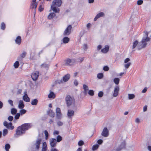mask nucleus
Returning <instances> with one entry per match:
<instances>
[{
  "instance_id": "nucleus-1",
  "label": "nucleus",
  "mask_w": 151,
  "mask_h": 151,
  "mask_svg": "<svg viewBox=\"0 0 151 151\" xmlns=\"http://www.w3.org/2000/svg\"><path fill=\"white\" fill-rule=\"evenodd\" d=\"M30 128V124L28 123H25L19 127L16 130V134L14 136L17 137L25 133V131Z\"/></svg>"
},
{
  "instance_id": "nucleus-2",
  "label": "nucleus",
  "mask_w": 151,
  "mask_h": 151,
  "mask_svg": "<svg viewBox=\"0 0 151 151\" xmlns=\"http://www.w3.org/2000/svg\"><path fill=\"white\" fill-rule=\"evenodd\" d=\"M150 39L149 37H143L141 42H140V45H138V46H137L138 50H140L142 48H144L147 45V42L149 41Z\"/></svg>"
},
{
  "instance_id": "nucleus-3",
  "label": "nucleus",
  "mask_w": 151,
  "mask_h": 151,
  "mask_svg": "<svg viewBox=\"0 0 151 151\" xmlns=\"http://www.w3.org/2000/svg\"><path fill=\"white\" fill-rule=\"evenodd\" d=\"M65 100L68 107H69L70 106L75 104V101L74 99L70 95H68L66 97Z\"/></svg>"
},
{
  "instance_id": "nucleus-4",
  "label": "nucleus",
  "mask_w": 151,
  "mask_h": 151,
  "mask_svg": "<svg viewBox=\"0 0 151 151\" xmlns=\"http://www.w3.org/2000/svg\"><path fill=\"white\" fill-rule=\"evenodd\" d=\"M72 28V26L70 25H69L65 30L63 33V35L65 36L68 35H69L71 32Z\"/></svg>"
},
{
  "instance_id": "nucleus-5",
  "label": "nucleus",
  "mask_w": 151,
  "mask_h": 151,
  "mask_svg": "<svg viewBox=\"0 0 151 151\" xmlns=\"http://www.w3.org/2000/svg\"><path fill=\"white\" fill-rule=\"evenodd\" d=\"M73 59H70V58H67L64 60V64L63 65L66 66H70L72 65V63H73Z\"/></svg>"
},
{
  "instance_id": "nucleus-6",
  "label": "nucleus",
  "mask_w": 151,
  "mask_h": 151,
  "mask_svg": "<svg viewBox=\"0 0 151 151\" xmlns=\"http://www.w3.org/2000/svg\"><path fill=\"white\" fill-rule=\"evenodd\" d=\"M49 142L51 148H53L56 146L57 142L55 139L51 138L49 140Z\"/></svg>"
},
{
  "instance_id": "nucleus-7",
  "label": "nucleus",
  "mask_w": 151,
  "mask_h": 151,
  "mask_svg": "<svg viewBox=\"0 0 151 151\" xmlns=\"http://www.w3.org/2000/svg\"><path fill=\"white\" fill-rule=\"evenodd\" d=\"M62 3L61 0H55L53 1L52 5L55 6L60 7Z\"/></svg>"
},
{
  "instance_id": "nucleus-8",
  "label": "nucleus",
  "mask_w": 151,
  "mask_h": 151,
  "mask_svg": "<svg viewBox=\"0 0 151 151\" xmlns=\"http://www.w3.org/2000/svg\"><path fill=\"white\" fill-rule=\"evenodd\" d=\"M42 139L41 138H38L36 141L34 145V146H35V148L38 150L40 148V144L41 143Z\"/></svg>"
},
{
  "instance_id": "nucleus-9",
  "label": "nucleus",
  "mask_w": 151,
  "mask_h": 151,
  "mask_svg": "<svg viewBox=\"0 0 151 151\" xmlns=\"http://www.w3.org/2000/svg\"><path fill=\"white\" fill-rule=\"evenodd\" d=\"M70 77V75L69 74H67L66 75L64 76L63 78V80H61L59 82V83H62L63 82H67L69 79Z\"/></svg>"
},
{
  "instance_id": "nucleus-10",
  "label": "nucleus",
  "mask_w": 151,
  "mask_h": 151,
  "mask_svg": "<svg viewBox=\"0 0 151 151\" xmlns=\"http://www.w3.org/2000/svg\"><path fill=\"white\" fill-rule=\"evenodd\" d=\"M101 135L102 136L106 137L109 136V131L106 127H104L101 133Z\"/></svg>"
},
{
  "instance_id": "nucleus-11",
  "label": "nucleus",
  "mask_w": 151,
  "mask_h": 151,
  "mask_svg": "<svg viewBox=\"0 0 151 151\" xmlns=\"http://www.w3.org/2000/svg\"><path fill=\"white\" fill-rule=\"evenodd\" d=\"M39 73L38 72L36 71L31 75V77L33 81H36L37 79L39 76Z\"/></svg>"
},
{
  "instance_id": "nucleus-12",
  "label": "nucleus",
  "mask_w": 151,
  "mask_h": 151,
  "mask_svg": "<svg viewBox=\"0 0 151 151\" xmlns=\"http://www.w3.org/2000/svg\"><path fill=\"white\" fill-rule=\"evenodd\" d=\"M74 114V111L71 109H68V111L67 116L68 118H71Z\"/></svg>"
},
{
  "instance_id": "nucleus-13",
  "label": "nucleus",
  "mask_w": 151,
  "mask_h": 151,
  "mask_svg": "<svg viewBox=\"0 0 151 151\" xmlns=\"http://www.w3.org/2000/svg\"><path fill=\"white\" fill-rule=\"evenodd\" d=\"M119 88L118 86H116L114 88V93L113 96L114 97H116L118 95L119 91Z\"/></svg>"
},
{
  "instance_id": "nucleus-14",
  "label": "nucleus",
  "mask_w": 151,
  "mask_h": 151,
  "mask_svg": "<svg viewBox=\"0 0 151 151\" xmlns=\"http://www.w3.org/2000/svg\"><path fill=\"white\" fill-rule=\"evenodd\" d=\"M24 95L23 96V100L26 102H29L30 101V99L28 97L26 92H24Z\"/></svg>"
},
{
  "instance_id": "nucleus-15",
  "label": "nucleus",
  "mask_w": 151,
  "mask_h": 151,
  "mask_svg": "<svg viewBox=\"0 0 151 151\" xmlns=\"http://www.w3.org/2000/svg\"><path fill=\"white\" fill-rule=\"evenodd\" d=\"M51 9L55 13H59V9L56 8L55 6L51 5Z\"/></svg>"
},
{
  "instance_id": "nucleus-16",
  "label": "nucleus",
  "mask_w": 151,
  "mask_h": 151,
  "mask_svg": "<svg viewBox=\"0 0 151 151\" xmlns=\"http://www.w3.org/2000/svg\"><path fill=\"white\" fill-rule=\"evenodd\" d=\"M83 88L84 89V91L83 92V93L85 95H86L87 94L88 91V87L86 85L83 84Z\"/></svg>"
},
{
  "instance_id": "nucleus-17",
  "label": "nucleus",
  "mask_w": 151,
  "mask_h": 151,
  "mask_svg": "<svg viewBox=\"0 0 151 151\" xmlns=\"http://www.w3.org/2000/svg\"><path fill=\"white\" fill-rule=\"evenodd\" d=\"M24 106L23 101L20 100L19 102L18 107L19 109H23Z\"/></svg>"
},
{
  "instance_id": "nucleus-18",
  "label": "nucleus",
  "mask_w": 151,
  "mask_h": 151,
  "mask_svg": "<svg viewBox=\"0 0 151 151\" xmlns=\"http://www.w3.org/2000/svg\"><path fill=\"white\" fill-rule=\"evenodd\" d=\"M104 15V13L102 12L99 13L97 14L96 16L94 19V21H96L97 19L101 17H103Z\"/></svg>"
},
{
  "instance_id": "nucleus-19",
  "label": "nucleus",
  "mask_w": 151,
  "mask_h": 151,
  "mask_svg": "<svg viewBox=\"0 0 151 151\" xmlns=\"http://www.w3.org/2000/svg\"><path fill=\"white\" fill-rule=\"evenodd\" d=\"M56 16V14L55 13L52 12L50 13L49 15L47 17V18L49 19H51L55 17Z\"/></svg>"
},
{
  "instance_id": "nucleus-20",
  "label": "nucleus",
  "mask_w": 151,
  "mask_h": 151,
  "mask_svg": "<svg viewBox=\"0 0 151 151\" xmlns=\"http://www.w3.org/2000/svg\"><path fill=\"white\" fill-rule=\"evenodd\" d=\"M16 43L18 45H20L21 42V38L20 36H17L15 40Z\"/></svg>"
},
{
  "instance_id": "nucleus-21",
  "label": "nucleus",
  "mask_w": 151,
  "mask_h": 151,
  "mask_svg": "<svg viewBox=\"0 0 151 151\" xmlns=\"http://www.w3.org/2000/svg\"><path fill=\"white\" fill-rule=\"evenodd\" d=\"M109 49V47L108 46H105V48L101 50V52L104 53H106L108 51Z\"/></svg>"
},
{
  "instance_id": "nucleus-22",
  "label": "nucleus",
  "mask_w": 151,
  "mask_h": 151,
  "mask_svg": "<svg viewBox=\"0 0 151 151\" xmlns=\"http://www.w3.org/2000/svg\"><path fill=\"white\" fill-rule=\"evenodd\" d=\"M138 45H140V43H139L138 41L137 40H135L133 42L132 49L135 48Z\"/></svg>"
},
{
  "instance_id": "nucleus-23",
  "label": "nucleus",
  "mask_w": 151,
  "mask_h": 151,
  "mask_svg": "<svg viewBox=\"0 0 151 151\" xmlns=\"http://www.w3.org/2000/svg\"><path fill=\"white\" fill-rule=\"evenodd\" d=\"M48 114L51 117H54L55 116V114L53 111L50 109L49 111L47 112Z\"/></svg>"
},
{
  "instance_id": "nucleus-24",
  "label": "nucleus",
  "mask_w": 151,
  "mask_h": 151,
  "mask_svg": "<svg viewBox=\"0 0 151 151\" xmlns=\"http://www.w3.org/2000/svg\"><path fill=\"white\" fill-rule=\"evenodd\" d=\"M125 147V143L124 142H123L122 143L121 145H120V147H118L116 149L117 151H120L121 150L124 148Z\"/></svg>"
},
{
  "instance_id": "nucleus-25",
  "label": "nucleus",
  "mask_w": 151,
  "mask_h": 151,
  "mask_svg": "<svg viewBox=\"0 0 151 151\" xmlns=\"http://www.w3.org/2000/svg\"><path fill=\"white\" fill-rule=\"evenodd\" d=\"M38 101L37 99H33L32 100L31 104L32 105L36 106L37 105Z\"/></svg>"
},
{
  "instance_id": "nucleus-26",
  "label": "nucleus",
  "mask_w": 151,
  "mask_h": 151,
  "mask_svg": "<svg viewBox=\"0 0 151 151\" xmlns=\"http://www.w3.org/2000/svg\"><path fill=\"white\" fill-rule=\"evenodd\" d=\"M55 97V95L54 93L52 91H50V93L48 95V97L49 98L54 99Z\"/></svg>"
},
{
  "instance_id": "nucleus-27",
  "label": "nucleus",
  "mask_w": 151,
  "mask_h": 151,
  "mask_svg": "<svg viewBox=\"0 0 151 151\" xmlns=\"http://www.w3.org/2000/svg\"><path fill=\"white\" fill-rule=\"evenodd\" d=\"M70 40L69 38L67 37H65L63 38V41L64 43H68Z\"/></svg>"
},
{
  "instance_id": "nucleus-28",
  "label": "nucleus",
  "mask_w": 151,
  "mask_h": 151,
  "mask_svg": "<svg viewBox=\"0 0 151 151\" xmlns=\"http://www.w3.org/2000/svg\"><path fill=\"white\" fill-rule=\"evenodd\" d=\"M12 122H9L8 123L6 128L8 129H10L12 130L14 129V127L12 126Z\"/></svg>"
},
{
  "instance_id": "nucleus-29",
  "label": "nucleus",
  "mask_w": 151,
  "mask_h": 151,
  "mask_svg": "<svg viewBox=\"0 0 151 151\" xmlns=\"http://www.w3.org/2000/svg\"><path fill=\"white\" fill-rule=\"evenodd\" d=\"M49 64H47L45 63H44L41 65V66L46 69H48L49 68Z\"/></svg>"
},
{
  "instance_id": "nucleus-30",
  "label": "nucleus",
  "mask_w": 151,
  "mask_h": 151,
  "mask_svg": "<svg viewBox=\"0 0 151 151\" xmlns=\"http://www.w3.org/2000/svg\"><path fill=\"white\" fill-rule=\"evenodd\" d=\"M11 146L9 144H6L5 146V149L6 151H9V149L10 148Z\"/></svg>"
},
{
  "instance_id": "nucleus-31",
  "label": "nucleus",
  "mask_w": 151,
  "mask_h": 151,
  "mask_svg": "<svg viewBox=\"0 0 151 151\" xmlns=\"http://www.w3.org/2000/svg\"><path fill=\"white\" fill-rule=\"evenodd\" d=\"M17 110L15 108H12L11 109V112L12 114L13 115L15 114L17 112Z\"/></svg>"
},
{
  "instance_id": "nucleus-32",
  "label": "nucleus",
  "mask_w": 151,
  "mask_h": 151,
  "mask_svg": "<svg viewBox=\"0 0 151 151\" xmlns=\"http://www.w3.org/2000/svg\"><path fill=\"white\" fill-rule=\"evenodd\" d=\"M56 139V141L57 142H59L62 140V137L59 135L57 136Z\"/></svg>"
},
{
  "instance_id": "nucleus-33",
  "label": "nucleus",
  "mask_w": 151,
  "mask_h": 151,
  "mask_svg": "<svg viewBox=\"0 0 151 151\" xmlns=\"http://www.w3.org/2000/svg\"><path fill=\"white\" fill-rule=\"evenodd\" d=\"M44 134H45V139L47 140L49 137V134L48 132L46 130H45L44 131Z\"/></svg>"
},
{
  "instance_id": "nucleus-34",
  "label": "nucleus",
  "mask_w": 151,
  "mask_h": 151,
  "mask_svg": "<svg viewBox=\"0 0 151 151\" xmlns=\"http://www.w3.org/2000/svg\"><path fill=\"white\" fill-rule=\"evenodd\" d=\"M128 98L129 99H132L135 98V96L133 94H129Z\"/></svg>"
},
{
  "instance_id": "nucleus-35",
  "label": "nucleus",
  "mask_w": 151,
  "mask_h": 151,
  "mask_svg": "<svg viewBox=\"0 0 151 151\" xmlns=\"http://www.w3.org/2000/svg\"><path fill=\"white\" fill-rule=\"evenodd\" d=\"M119 80L118 78H115L114 79V82L116 84L118 85L119 83Z\"/></svg>"
},
{
  "instance_id": "nucleus-36",
  "label": "nucleus",
  "mask_w": 151,
  "mask_h": 151,
  "mask_svg": "<svg viewBox=\"0 0 151 151\" xmlns=\"http://www.w3.org/2000/svg\"><path fill=\"white\" fill-rule=\"evenodd\" d=\"M104 77L103 74L102 73H99L97 74V77L99 79L102 78Z\"/></svg>"
},
{
  "instance_id": "nucleus-37",
  "label": "nucleus",
  "mask_w": 151,
  "mask_h": 151,
  "mask_svg": "<svg viewBox=\"0 0 151 151\" xmlns=\"http://www.w3.org/2000/svg\"><path fill=\"white\" fill-rule=\"evenodd\" d=\"M37 3L34 4L33 3H32L31 6V8L32 9H33L34 8L35 9L37 8Z\"/></svg>"
},
{
  "instance_id": "nucleus-38",
  "label": "nucleus",
  "mask_w": 151,
  "mask_h": 151,
  "mask_svg": "<svg viewBox=\"0 0 151 151\" xmlns=\"http://www.w3.org/2000/svg\"><path fill=\"white\" fill-rule=\"evenodd\" d=\"M19 65V63L18 61H16L14 64V66L15 68H17Z\"/></svg>"
},
{
  "instance_id": "nucleus-39",
  "label": "nucleus",
  "mask_w": 151,
  "mask_h": 151,
  "mask_svg": "<svg viewBox=\"0 0 151 151\" xmlns=\"http://www.w3.org/2000/svg\"><path fill=\"white\" fill-rule=\"evenodd\" d=\"M43 147L42 148V150H47V144L46 142H44L43 143Z\"/></svg>"
},
{
  "instance_id": "nucleus-40",
  "label": "nucleus",
  "mask_w": 151,
  "mask_h": 151,
  "mask_svg": "<svg viewBox=\"0 0 151 151\" xmlns=\"http://www.w3.org/2000/svg\"><path fill=\"white\" fill-rule=\"evenodd\" d=\"M8 132L7 129H4L3 131V135L4 136H5L8 133Z\"/></svg>"
},
{
  "instance_id": "nucleus-41",
  "label": "nucleus",
  "mask_w": 151,
  "mask_h": 151,
  "mask_svg": "<svg viewBox=\"0 0 151 151\" xmlns=\"http://www.w3.org/2000/svg\"><path fill=\"white\" fill-rule=\"evenodd\" d=\"M99 147V145H94L92 147V150L93 151H95Z\"/></svg>"
},
{
  "instance_id": "nucleus-42",
  "label": "nucleus",
  "mask_w": 151,
  "mask_h": 151,
  "mask_svg": "<svg viewBox=\"0 0 151 151\" xmlns=\"http://www.w3.org/2000/svg\"><path fill=\"white\" fill-rule=\"evenodd\" d=\"M20 115V113H16L14 116V119L16 120L18 119L19 118Z\"/></svg>"
},
{
  "instance_id": "nucleus-43",
  "label": "nucleus",
  "mask_w": 151,
  "mask_h": 151,
  "mask_svg": "<svg viewBox=\"0 0 151 151\" xmlns=\"http://www.w3.org/2000/svg\"><path fill=\"white\" fill-rule=\"evenodd\" d=\"M19 112L20 114L22 115L26 113V111L25 109H22L20 110Z\"/></svg>"
},
{
  "instance_id": "nucleus-44",
  "label": "nucleus",
  "mask_w": 151,
  "mask_h": 151,
  "mask_svg": "<svg viewBox=\"0 0 151 151\" xmlns=\"http://www.w3.org/2000/svg\"><path fill=\"white\" fill-rule=\"evenodd\" d=\"M5 24L4 22L2 23L1 24V29L3 30H4L5 29Z\"/></svg>"
},
{
  "instance_id": "nucleus-45",
  "label": "nucleus",
  "mask_w": 151,
  "mask_h": 151,
  "mask_svg": "<svg viewBox=\"0 0 151 151\" xmlns=\"http://www.w3.org/2000/svg\"><path fill=\"white\" fill-rule=\"evenodd\" d=\"M56 114V117L58 119H60L61 117V112L58 113Z\"/></svg>"
},
{
  "instance_id": "nucleus-46",
  "label": "nucleus",
  "mask_w": 151,
  "mask_h": 151,
  "mask_svg": "<svg viewBox=\"0 0 151 151\" xmlns=\"http://www.w3.org/2000/svg\"><path fill=\"white\" fill-rule=\"evenodd\" d=\"M88 94L91 96H93L94 95V91L92 90H89L88 92Z\"/></svg>"
},
{
  "instance_id": "nucleus-47",
  "label": "nucleus",
  "mask_w": 151,
  "mask_h": 151,
  "mask_svg": "<svg viewBox=\"0 0 151 151\" xmlns=\"http://www.w3.org/2000/svg\"><path fill=\"white\" fill-rule=\"evenodd\" d=\"M27 54V53L25 52H23V53L20 55V57L22 58H24Z\"/></svg>"
},
{
  "instance_id": "nucleus-48",
  "label": "nucleus",
  "mask_w": 151,
  "mask_h": 151,
  "mask_svg": "<svg viewBox=\"0 0 151 151\" xmlns=\"http://www.w3.org/2000/svg\"><path fill=\"white\" fill-rule=\"evenodd\" d=\"M131 63H127V64H125L124 65V66L127 69L129 68V67L130 65H131Z\"/></svg>"
},
{
  "instance_id": "nucleus-49",
  "label": "nucleus",
  "mask_w": 151,
  "mask_h": 151,
  "mask_svg": "<svg viewBox=\"0 0 151 151\" xmlns=\"http://www.w3.org/2000/svg\"><path fill=\"white\" fill-rule=\"evenodd\" d=\"M103 69L104 70L106 71L109 70V68L108 66H105L104 67Z\"/></svg>"
},
{
  "instance_id": "nucleus-50",
  "label": "nucleus",
  "mask_w": 151,
  "mask_h": 151,
  "mask_svg": "<svg viewBox=\"0 0 151 151\" xmlns=\"http://www.w3.org/2000/svg\"><path fill=\"white\" fill-rule=\"evenodd\" d=\"M98 96L99 97H101L103 95V93L102 91H100L98 94Z\"/></svg>"
},
{
  "instance_id": "nucleus-51",
  "label": "nucleus",
  "mask_w": 151,
  "mask_h": 151,
  "mask_svg": "<svg viewBox=\"0 0 151 151\" xmlns=\"http://www.w3.org/2000/svg\"><path fill=\"white\" fill-rule=\"evenodd\" d=\"M84 144L82 140L79 141L78 142V145L79 146H82Z\"/></svg>"
},
{
  "instance_id": "nucleus-52",
  "label": "nucleus",
  "mask_w": 151,
  "mask_h": 151,
  "mask_svg": "<svg viewBox=\"0 0 151 151\" xmlns=\"http://www.w3.org/2000/svg\"><path fill=\"white\" fill-rule=\"evenodd\" d=\"M8 120L10 122L12 121L13 119V117L12 116H9L8 117Z\"/></svg>"
},
{
  "instance_id": "nucleus-53",
  "label": "nucleus",
  "mask_w": 151,
  "mask_h": 151,
  "mask_svg": "<svg viewBox=\"0 0 151 151\" xmlns=\"http://www.w3.org/2000/svg\"><path fill=\"white\" fill-rule=\"evenodd\" d=\"M143 3V1L142 0H138L137 2V4L138 5H140Z\"/></svg>"
},
{
  "instance_id": "nucleus-54",
  "label": "nucleus",
  "mask_w": 151,
  "mask_h": 151,
  "mask_svg": "<svg viewBox=\"0 0 151 151\" xmlns=\"http://www.w3.org/2000/svg\"><path fill=\"white\" fill-rule=\"evenodd\" d=\"M43 9H44V8L43 7H42V5H40L39 6V10L40 12H41L43 10Z\"/></svg>"
},
{
  "instance_id": "nucleus-55",
  "label": "nucleus",
  "mask_w": 151,
  "mask_h": 151,
  "mask_svg": "<svg viewBox=\"0 0 151 151\" xmlns=\"http://www.w3.org/2000/svg\"><path fill=\"white\" fill-rule=\"evenodd\" d=\"M83 49L85 51H86L88 48V46L86 44H84L83 45Z\"/></svg>"
},
{
  "instance_id": "nucleus-56",
  "label": "nucleus",
  "mask_w": 151,
  "mask_h": 151,
  "mask_svg": "<svg viewBox=\"0 0 151 151\" xmlns=\"http://www.w3.org/2000/svg\"><path fill=\"white\" fill-rule=\"evenodd\" d=\"M57 124L59 126H61L63 125V123L60 121L58 122Z\"/></svg>"
},
{
  "instance_id": "nucleus-57",
  "label": "nucleus",
  "mask_w": 151,
  "mask_h": 151,
  "mask_svg": "<svg viewBox=\"0 0 151 151\" xmlns=\"http://www.w3.org/2000/svg\"><path fill=\"white\" fill-rule=\"evenodd\" d=\"M56 113L61 112L60 109L59 108H57L56 110Z\"/></svg>"
},
{
  "instance_id": "nucleus-58",
  "label": "nucleus",
  "mask_w": 151,
  "mask_h": 151,
  "mask_svg": "<svg viewBox=\"0 0 151 151\" xmlns=\"http://www.w3.org/2000/svg\"><path fill=\"white\" fill-rule=\"evenodd\" d=\"M8 103L11 105L12 106H13V101L11 100H9L8 101Z\"/></svg>"
},
{
  "instance_id": "nucleus-59",
  "label": "nucleus",
  "mask_w": 151,
  "mask_h": 151,
  "mask_svg": "<svg viewBox=\"0 0 151 151\" xmlns=\"http://www.w3.org/2000/svg\"><path fill=\"white\" fill-rule=\"evenodd\" d=\"M103 142V140L101 139H100L98 140L97 143L99 144H101Z\"/></svg>"
},
{
  "instance_id": "nucleus-60",
  "label": "nucleus",
  "mask_w": 151,
  "mask_h": 151,
  "mask_svg": "<svg viewBox=\"0 0 151 151\" xmlns=\"http://www.w3.org/2000/svg\"><path fill=\"white\" fill-rule=\"evenodd\" d=\"M130 60V59L128 58H127L125 60L124 62L125 63H127L128 62H129Z\"/></svg>"
},
{
  "instance_id": "nucleus-61",
  "label": "nucleus",
  "mask_w": 151,
  "mask_h": 151,
  "mask_svg": "<svg viewBox=\"0 0 151 151\" xmlns=\"http://www.w3.org/2000/svg\"><path fill=\"white\" fill-rule=\"evenodd\" d=\"M50 151H58V150L56 148H51Z\"/></svg>"
},
{
  "instance_id": "nucleus-62",
  "label": "nucleus",
  "mask_w": 151,
  "mask_h": 151,
  "mask_svg": "<svg viewBox=\"0 0 151 151\" xmlns=\"http://www.w3.org/2000/svg\"><path fill=\"white\" fill-rule=\"evenodd\" d=\"M74 84L76 86H77L78 85V82L76 80H75L74 82Z\"/></svg>"
},
{
  "instance_id": "nucleus-63",
  "label": "nucleus",
  "mask_w": 151,
  "mask_h": 151,
  "mask_svg": "<svg viewBox=\"0 0 151 151\" xmlns=\"http://www.w3.org/2000/svg\"><path fill=\"white\" fill-rule=\"evenodd\" d=\"M8 124V123L6 121L4 122L3 124L4 126L6 127H7Z\"/></svg>"
},
{
  "instance_id": "nucleus-64",
  "label": "nucleus",
  "mask_w": 151,
  "mask_h": 151,
  "mask_svg": "<svg viewBox=\"0 0 151 151\" xmlns=\"http://www.w3.org/2000/svg\"><path fill=\"white\" fill-rule=\"evenodd\" d=\"M147 106H145L143 107V111H145L147 110Z\"/></svg>"
}]
</instances>
